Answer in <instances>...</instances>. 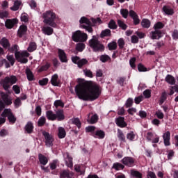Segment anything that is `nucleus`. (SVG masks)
<instances>
[{
  "label": "nucleus",
  "instance_id": "dca6fc26",
  "mask_svg": "<svg viewBox=\"0 0 178 178\" xmlns=\"http://www.w3.org/2000/svg\"><path fill=\"white\" fill-rule=\"evenodd\" d=\"M73 172H70L68 170H63L60 172V178H72Z\"/></svg>",
  "mask_w": 178,
  "mask_h": 178
},
{
  "label": "nucleus",
  "instance_id": "423d86ee",
  "mask_svg": "<svg viewBox=\"0 0 178 178\" xmlns=\"http://www.w3.org/2000/svg\"><path fill=\"white\" fill-rule=\"evenodd\" d=\"M88 38V35L81 31H76L72 35V40L75 42H86Z\"/></svg>",
  "mask_w": 178,
  "mask_h": 178
},
{
  "label": "nucleus",
  "instance_id": "8fccbe9b",
  "mask_svg": "<svg viewBox=\"0 0 178 178\" xmlns=\"http://www.w3.org/2000/svg\"><path fill=\"white\" fill-rule=\"evenodd\" d=\"M163 27H165V24L161 22L156 23L154 26V30H161V29H163Z\"/></svg>",
  "mask_w": 178,
  "mask_h": 178
},
{
  "label": "nucleus",
  "instance_id": "58836bf2",
  "mask_svg": "<svg viewBox=\"0 0 178 178\" xmlns=\"http://www.w3.org/2000/svg\"><path fill=\"white\" fill-rule=\"evenodd\" d=\"M118 137L120 141H122V143H126V137L124 136V134L120 129H118Z\"/></svg>",
  "mask_w": 178,
  "mask_h": 178
},
{
  "label": "nucleus",
  "instance_id": "f704fd0d",
  "mask_svg": "<svg viewBox=\"0 0 178 178\" xmlns=\"http://www.w3.org/2000/svg\"><path fill=\"white\" fill-rule=\"evenodd\" d=\"M35 49H37V44H35L34 42H30L27 48L28 52H34Z\"/></svg>",
  "mask_w": 178,
  "mask_h": 178
},
{
  "label": "nucleus",
  "instance_id": "6ab92c4d",
  "mask_svg": "<svg viewBox=\"0 0 178 178\" xmlns=\"http://www.w3.org/2000/svg\"><path fill=\"white\" fill-rule=\"evenodd\" d=\"M163 138L165 145H170V132L169 131L163 134Z\"/></svg>",
  "mask_w": 178,
  "mask_h": 178
},
{
  "label": "nucleus",
  "instance_id": "393cba45",
  "mask_svg": "<svg viewBox=\"0 0 178 178\" xmlns=\"http://www.w3.org/2000/svg\"><path fill=\"white\" fill-rule=\"evenodd\" d=\"M1 98L4 102V104H6V105H12V99H10V98H9V96L3 92L1 93Z\"/></svg>",
  "mask_w": 178,
  "mask_h": 178
},
{
  "label": "nucleus",
  "instance_id": "bf43d9fd",
  "mask_svg": "<svg viewBox=\"0 0 178 178\" xmlns=\"http://www.w3.org/2000/svg\"><path fill=\"white\" fill-rule=\"evenodd\" d=\"M118 47L120 49H123L124 48V38H120L118 41Z\"/></svg>",
  "mask_w": 178,
  "mask_h": 178
},
{
  "label": "nucleus",
  "instance_id": "aec40b11",
  "mask_svg": "<svg viewBox=\"0 0 178 178\" xmlns=\"http://www.w3.org/2000/svg\"><path fill=\"white\" fill-rule=\"evenodd\" d=\"M115 123L119 127H126V126H127V123L124 122V118L123 117L116 118Z\"/></svg>",
  "mask_w": 178,
  "mask_h": 178
},
{
  "label": "nucleus",
  "instance_id": "774afa93",
  "mask_svg": "<svg viewBox=\"0 0 178 178\" xmlns=\"http://www.w3.org/2000/svg\"><path fill=\"white\" fill-rule=\"evenodd\" d=\"M143 95L145 98H151V90H145L143 92Z\"/></svg>",
  "mask_w": 178,
  "mask_h": 178
},
{
  "label": "nucleus",
  "instance_id": "0eeeda50",
  "mask_svg": "<svg viewBox=\"0 0 178 178\" xmlns=\"http://www.w3.org/2000/svg\"><path fill=\"white\" fill-rule=\"evenodd\" d=\"M79 23L81 24L80 26L86 30V31L88 33H92V31H94L92 27H91V21H90V19H88L87 17H82L79 21Z\"/></svg>",
  "mask_w": 178,
  "mask_h": 178
},
{
  "label": "nucleus",
  "instance_id": "7ed1b4c3",
  "mask_svg": "<svg viewBox=\"0 0 178 178\" xmlns=\"http://www.w3.org/2000/svg\"><path fill=\"white\" fill-rule=\"evenodd\" d=\"M89 47L92 48L94 52H102L105 51V46L98 40V37L94 35L89 40Z\"/></svg>",
  "mask_w": 178,
  "mask_h": 178
},
{
  "label": "nucleus",
  "instance_id": "bb28decb",
  "mask_svg": "<svg viewBox=\"0 0 178 178\" xmlns=\"http://www.w3.org/2000/svg\"><path fill=\"white\" fill-rule=\"evenodd\" d=\"M58 138H65L66 137V130L62 127L58 128Z\"/></svg>",
  "mask_w": 178,
  "mask_h": 178
},
{
  "label": "nucleus",
  "instance_id": "2f4dec72",
  "mask_svg": "<svg viewBox=\"0 0 178 178\" xmlns=\"http://www.w3.org/2000/svg\"><path fill=\"white\" fill-rule=\"evenodd\" d=\"M141 26L144 29H149L151 27V21L148 19H143L141 22Z\"/></svg>",
  "mask_w": 178,
  "mask_h": 178
},
{
  "label": "nucleus",
  "instance_id": "ea45409f",
  "mask_svg": "<svg viewBox=\"0 0 178 178\" xmlns=\"http://www.w3.org/2000/svg\"><path fill=\"white\" fill-rule=\"evenodd\" d=\"M113 169H115V170H122L124 169V165L120 163H115L113 165Z\"/></svg>",
  "mask_w": 178,
  "mask_h": 178
},
{
  "label": "nucleus",
  "instance_id": "4be33fe9",
  "mask_svg": "<svg viewBox=\"0 0 178 178\" xmlns=\"http://www.w3.org/2000/svg\"><path fill=\"white\" fill-rule=\"evenodd\" d=\"M42 31L43 34H45L46 35H52V34H54V29L50 26H43L42 28Z\"/></svg>",
  "mask_w": 178,
  "mask_h": 178
},
{
  "label": "nucleus",
  "instance_id": "c756f323",
  "mask_svg": "<svg viewBox=\"0 0 178 178\" xmlns=\"http://www.w3.org/2000/svg\"><path fill=\"white\" fill-rule=\"evenodd\" d=\"M46 117L47 118L48 120H56V115L52 111H48L46 112Z\"/></svg>",
  "mask_w": 178,
  "mask_h": 178
},
{
  "label": "nucleus",
  "instance_id": "603ef678",
  "mask_svg": "<svg viewBox=\"0 0 178 178\" xmlns=\"http://www.w3.org/2000/svg\"><path fill=\"white\" fill-rule=\"evenodd\" d=\"M87 63H88V60H87V59L86 58H83L79 60L77 65L79 67H83V66H84L85 65H87Z\"/></svg>",
  "mask_w": 178,
  "mask_h": 178
},
{
  "label": "nucleus",
  "instance_id": "f8f14e48",
  "mask_svg": "<svg viewBox=\"0 0 178 178\" xmlns=\"http://www.w3.org/2000/svg\"><path fill=\"white\" fill-rule=\"evenodd\" d=\"M17 23H19V20H17V19L16 18L8 19L6 20L5 26L6 29H13V27H15V25L17 24Z\"/></svg>",
  "mask_w": 178,
  "mask_h": 178
},
{
  "label": "nucleus",
  "instance_id": "6e6d98bb",
  "mask_svg": "<svg viewBox=\"0 0 178 178\" xmlns=\"http://www.w3.org/2000/svg\"><path fill=\"white\" fill-rule=\"evenodd\" d=\"M118 24L119 27H120V29H122V30H126L127 29V25L120 19L118 20Z\"/></svg>",
  "mask_w": 178,
  "mask_h": 178
},
{
  "label": "nucleus",
  "instance_id": "864d4df0",
  "mask_svg": "<svg viewBox=\"0 0 178 178\" xmlns=\"http://www.w3.org/2000/svg\"><path fill=\"white\" fill-rule=\"evenodd\" d=\"M47 122V119H45V117H41L38 122V125L39 127H42V126H44L45 124V122Z\"/></svg>",
  "mask_w": 178,
  "mask_h": 178
},
{
  "label": "nucleus",
  "instance_id": "052dcab7",
  "mask_svg": "<svg viewBox=\"0 0 178 178\" xmlns=\"http://www.w3.org/2000/svg\"><path fill=\"white\" fill-rule=\"evenodd\" d=\"M14 105L15 108H19V106H22V100L20 97H17V99H15L14 102Z\"/></svg>",
  "mask_w": 178,
  "mask_h": 178
},
{
  "label": "nucleus",
  "instance_id": "412c9836",
  "mask_svg": "<svg viewBox=\"0 0 178 178\" xmlns=\"http://www.w3.org/2000/svg\"><path fill=\"white\" fill-rule=\"evenodd\" d=\"M58 121L65 120V113L63 112V110L60 109L56 111V120Z\"/></svg>",
  "mask_w": 178,
  "mask_h": 178
},
{
  "label": "nucleus",
  "instance_id": "f03ea898",
  "mask_svg": "<svg viewBox=\"0 0 178 178\" xmlns=\"http://www.w3.org/2000/svg\"><path fill=\"white\" fill-rule=\"evenodd\" d=\"M42 17L44 24H47L51 27H56V23H55V21L58 19V15H56V14L52 10H49L43 13Z\"/></svg>",
  "mask_w": 178,
  "mask_h": 178
},
{
  "label": "nucleus",
  "instance_id": "680f3d73",
  "mask_svg": "<svg viewBox=\"0 0 178 178\" xmlns=\"http://www.w3.org/2000/svg\"><path fill=\"white\" fill-rule=\"evenodd\" d=\"M7 59L10 62L11 66H13V65H15V57L13 56V55H8Z\"/></svg>",
  "mask_w": 178,
  "mask_h": 178
},
{
  "label": "nucleus",
  "instance_id": "79ce46f5",
  "mask_svg": "<svg viewBox=\"0 0 178 178\" xmlns=\"http://www.w3.org/2000/svg\"><path fill=\"white\" fill-rule=\"evenodd\" d=\"M110 51H115L118 48V43L116 42H111L108 44Z\"/></svg>",
  "mask_w": 178,
  "mask_h": 178
},
{
  "label": "nucleus",
  "instance_id": "13d9d810",
  "mask_svg": "<svg viewBox=\"0 0 178 178\" xmlns=\"http://www.w3.org/2000/svg\"><path fill=\"white\" fill-rule=\"evenodd\" d=\"M83 73L86 77H90V79H92L94 77V75L92 74V72L90 70H83Z\"/></svg>",
  "mask_w": 178,
  "mask_h": 178
},
{
  "label": "nucleus",
  "instance_id": "cd10ccee",
  "mask_svg": "<svg viewBox=\"0 0 178 178\" xmlns=\"http://www.w3.org/2000/svg\"><path fill=\"white\" fill-rule=\"evenodd\" d=\"M165 80L166 83H168V84H170L171 86L176 84V79H175V77H173V76L170 74H168Z\"/></svg>",
  "mask_w": 178,
  "mask_h": 178
},
{
  "label": "nucleus",
  "instance_id": "2eb2a0df",
  "mask_svg": "<svg viewBox=\"0 0 178 178\" xmlns=\"http://www.w3.org/2000/svg\"><path fill=\"white\" fill-rule=\"evenodd\" d=\"M58 54L60 62H62L63 63H67V56H66V53H65V51L59 49Z\"/></svg>",
  "mask_w": 178,
  "mask_h": 178
},
{
  "label": "nucleus",
  "instance_id": "e433bc0d",
  "mask_svg": "<svg viewBox=\"0 0 178 178\" xmlns=\"http://www.w3.org/2000/svg\"><path fill=\"white\" fill-rule=\"evenodd\" d=\"M26 74L27 76L29 81H33V80H34V74H33V72H31V70H30V69L26 70Z\"/></svg>",
  "mask_w": 178,
  "mask_h": 178
},
{
  "label": "nucleus",
  "instance_id": "338daca9",
  "mask_svg": "<svg viewBox=\"0 0 178 178\" xmlns=\"http://www.w3.org/2000/svg\"><path fill=\"white\" fill-rule=\"evenodd\" d=\"M48 78H44L39 81V84L40 86H47V84H48Z\"/></svg>",
  "mask_w": 178,
  "mask_h": 178
},
{
  "label": "nucleus",
  "instance_id": "a878e982",
  "mask_svg": "<svg viewBox=\"0 0 178 178\" xmlns=\"http://www.w3.org/2000/svg\"><path fill=\"white\" fill-rule=\"evenodd\" d=\"M13 2H14V5L13 7L10 8V9L14 12L19 10L20 5H22V0H13Z\"/></svg>",
  "mask_w": 178,
  "mask_h": 178
},
{
  "label": "nucleus",
  "instance_id": "5fc2aeb1",
  "mask_svg": "<svg viewBox=\"0 0 178 178\" xmlns=\"http://www.w3.org/2000/svg\"><path fill=\"white\" fill-rule=\"evenodd\" d=\"M120 14L124 19H127V16H129V10L122 8L120 10Z\"/></svg>",
  "mask_w": 178,
  "mask_h": 178
},
{
  "label": "nucleus",
  "instance_id": "3c124183",
  "mask_svg": "<svg viewBox=\"0 0 178 178\" xmlns=\"http://www.w3.org/2000/svg\"><path fill=\"white\" fill-rule=\"evenodd\" d=\"M127 140H129V141H133L134 138H136V134L133 131L128 133L127 134Z\"/></svg>",
  "mask_w": 178,
  "mask_h": 178
},
{
  "label": "nucleus",
  "instance_id": "9d476101",
  "mask_svg": "<svg viewBox=\"0 0 178 178\" xmlns=\"http://www.w3.org/2000/svg\"><path fill=\"white\" fill-rule=\"evenodd\" d=\"M42 135L45 138L46 145L47 147H52V143H54V137L49 134V133L45 131H43Z\"/></svg>",
  "mask_w": 178,
  "mask_h": 178
},
{
  "label": "nucleus",
  "instance_id": "ddd939ff",
  "mask_svg": "<svg viewBox=\"0 0 178 178\" xmlns=\"http://www.w3.org/2000/svg\"><path fill=\"white\" fill-rule=\"evenodd\" d=\"M64 156L66 167L73 169V157H71L69 153H65Z\"/></svg>",
  "mask_w": 178,
  "mask_h": 178
},
{
  "label": "nucleus",
  "instance_id": "7c9ffc66",
  "mask_svg": "<svg viewBox=\"0 0 178 178\" xmlns=\"http://www.w3.org/2000/svg\"><path fill=\"white\" fill-rule=\"evenodd\" d=\"M39 162L41 165H45L48 163V158L42 154H39L38 155Z\"/></svg>",
  "mask_w": 178,
  "mask_h": 178
},
{
  "label": "nucleus",
  "instance_id": "a19ab883",
  "mask_svg": "<svg viewBox=\"0 0 178 178\" xmlns=\"http://www.w3.org/2000/svg\"><path fill=\"white\" fill-rule=\"evenodd\" d=\"M84 48H86V44H84V43H78L76 45V50L79 51V52H83Z\"/></svg>",
  "mask_w": 178,
  "mask_h": 178
},
{
  "label": "nucleus",
  "instance_id": "20e7f679",
  "mask_svg": "<svg viewBox=\"0 0 178 178\" xmlns=\"http://www.w3.org/2000/svg\"><path fill=\"white\" fill-rule=\"evenodd\" d=\"M17 82V78L16 76H6L5 79H1L0 81L1 86H2L3 88L6 90V91H8L9 88H10V86H13V84H16Z\"/></svg>",
  "mask_w": 178,
  "mask_h": 178
},
{
  "label": "nucleus",
  "instance_id": "473e14b6",
  "mask_svg": "<svg viewBox=\"0 0 178 178\" xmlns=\"http://www.w3.org/2000/svg\"><path fill=\"white\" fill-rule=\"evenodd\" d=\"M163 10L165 13V15H172L174 13L173 8H172L169 6H164L163 7Z\"/></svg>",
  "mask_w": 178,
  "mask_h": 178
},
{
  "label": "nucleus",
  "instance_id": "4468645a",
  "mask_svg": "<svg viewBox=\"0 0 178 178\" xmlns=\"http://www.w3.org/2000/svg\"><path fill=\"white\" fill-rule=\"evenodd\" d=\"M129 16L133 19L134 24L135 26H137L138 24H140V18L138 17V15L134 10H131L129 11Z\"/></svg>",
  "mask_w": 178,
  "mask_h": 178
},
{
  "label": "nucleus",
  "instance_id": "b1692460",
  "mask_svg": "<svg viewBox=\"0 0 178 178\" xmlns=\"http://www.w3.org/2000/svg\"><path fill=\"white\" fill-rule=\"evenodd\" d=\"M92 136L95 137V138H104L105 137V132L102 130H98L95 132H92Z\"/></svg>",
  "mask_w": 178,
  "mask_h": 178
},
{
  "label": "nucleus",
  "instance_id": "5701e85b",
  "mask_svg": "<svg viewBox=\"0 0 178 178\" xmlns=\"http://www.w3.org/2000/svg\"><path fill=\"white\" fill-rule=\"evenodd\" d=\"M92 115V113H89L88 114V123H90V124H94L98 122V115L97 114H93L91 118H90V115Z\"/></svg>",
  "mask_w": 178,
  "mask_h": 178
},
{
  "label": "nucleus",
  "instance_id": "e2e57ef3",
  "mask_svg": "<svg viewBox=\"0 0 178 178\" xmlns=\"http://www.w3.org/2000/svg\"><path fill=\"white\" fill-rule=\"evenodd\" d=\"M136 58L133 57L129 60V65L132 69H136Z\"/></svg>",
  "mask_w": 178,
  "mask_h": 178
},
{
  "label": "nucleus",
  "instance_id": "72a5a7b5",
  "mask_svg": "<svg viewBox=\"0 0 178 178\" xmlns=\"http://www.w3.org/2000/svg\"><path fill=\"white\" fill-rule=\"evenodd\" d=\"M0 44L2 47H3L4 48L8 49L9 48V47H10V44L9 43V40H8V39H6V38H3L1 40H0Z\"/></svg>",
  "mask_w": 178,
  "mask_h": 178
},
{
  "label": "nucleus",
  "instance_id": "f3484780",
  "mask_svg": "<svg viewBox=\"0 0 178 178\" xmlns=\"http://www.w3.org/2000/svg\"><path fill=\"white\" fill-rule=\"evenodd\" d=\"M51 83L55 87L59 86V84H60V81L59 80V76L58 74H56L51 76Z\"/></svg>",
  "mask_w": 178,
  "mask_h": 178
},
{
  "label": "nucleus",
  "instance_id": "4c0bfd02",
  "mask_svg": "<svg viewBox=\"0 0 178 178\" xmlns=\"http://www.w3.org/2000/svg\"><path fill=\"white\" fill-rule=\"evenodd\" d=\"M51 65L49 63H47L44 65L40 67L38 70V72L39 73H41V72H45L48 70V69H49Z\"/></svg>",
  "mask_w": 178,
  "mask_h": 178
},
{
  "label": "nucleus",
  "instance_id": "c03bdc74",
  "mask_svg": "<svg viewBox=\"0 0 178 178\" xmlns=\"http://www.w3.org/2000/svg\"><path fill=\"white\" fill-rule=\"evenodd\" d=\"M131 175L136 178H143V175L138 171L136 170H131Z\"/></svg>",
  "mask_w": 178,
  "mask_h": 178
},
{
  "label": "nucleus",
  "instance_id": "09e8293b",
  "mask_svg": "<svg viewBox=\"0 0 178 178\" xmlns=\"http://www.w3.org/2000/svg\"><path fill=\"white\" fill-rule=\"evenodd\" d=\"M110 35L111 30L106 29L101 33L100 37H102V38H104V37H110Z\"/></svg>",
  "mask_w": 178,
  "mask_h": 178
},
{
  "label": "nucleus",
  "instance_id": "f257e3e1",
  "mask_svg": "<svg viewBox=\"0 0 178 178\" xmlns=\"http://www.w3.org/2000/svg\"><path fill=\"white\" fill-rule=\"evenodd\" d=\"M75 92L79 99L95 101L101 95V88L92 81H83L75 86Z\"/></svg>",
  "mask_w": 178,
  "mask_h": 178
},
{
  "label": "nucleus",
  "instance_id": "39448f33",
  "mask_svg": "<svg viewBox=\"0 0 178 178\" xmlns=\"http://www.w3.org/2000/svg\"><path fill=\"white\" fill-rule=\"evenodd\" d=\"M15 56L17 62L20 63H27V62H29V59L27 58L30 56V53H28L27 51H16Z\"/></svg>",
  "mask_w": 178,
  "mask_h": 178
},
{
  "label": "nucleus",
  "instance_id": "37998d69",
  "mask_svg": "<svg viewBox=\"0 0 178 178\" xmlns=\"http://www.w3.org/2000/svg\"><path fill=\"white\" fill-rule=\"evenodd\" d=\"M72 123L73 124H76L78 129H80V127H81V122H80V120L79 118H72Z\"/></svg>",
  "mask_w": 178,
  "mask_h": 178
},
{
  "label": "nucleus",
  "instance_id": "9b49d317",
  "mask_svg": "<svg viewBox=\"0 0 178 178\" xmlns=\"http://www.w3.org/2000/svg\"><path fill=\"white\" fill-rule=\"evenodd\" d=\"M146 138L147 141H152V144H157V143H159V136H158V135H154L152 132H147Z\"/></svg>",
  "mask_w": 178,
  "mask_h": 178
},
{
  "label": "nucleus",
  "instance_id": "de8ad7c7",
  "mask_svg": "<svg viewBox=\"0 0 178 178\" xmlns=\"http://www.w3.org/2000/svg\"><path fill=\"white\" fill-rule=\"evenodd\" d=\"M108 27L111 30H116L118 29V25H116V22L112 19L108 23Z\"/></svg>",
  "mask_w": 178,
  "mask_h": 178
},
{
  "label": "nucleus",
  "instance_id": "c9c22d12",
  "mask_svg": "<svg viewBox=\"0 0 178 178\" xmlns=\"http://www.w3.org/2000/svg\"><path fill=\"white\" fill-rule=\"evenodd\" d=\"M33 129L34 127L33 126V123L31 122H29L25 127V130L29 134L33 133Z\"/></svg>",
  "mask_w": 178,
  "mask_h": 178
},
{
  "label": "nucleus",
  "instance_id": "a18cd8bd",
  "mask_svg": "<svg viewBox=\"0 0 178 178\" xmlns=\"http://www.w3.org/2000/svg\"><path fill=\"white\" fill-rule=\"evenodd\" d=\"M168 98V94H166V92H163L160 98V105H162L166 101Z\"/></svg>",
  "mask_w": 178,
  "mask_h": 178
},
{
  "label": "nucleus",
  "instance_id": "a211bd4d",
  "mask_svg": "<svg viewBox=\"0 0 178 178\" xmlns=\"http://www.w3.org/2000/svg\"><path fill=\"white\" fill-rule=\"evenodd\" d=\"M162 37V31L155 29L154 31L151 32V38L152 40H159Z\"/></svg>",
  "mask_w": 178,
  "mask_h": 178
},
{
  "label": "nucleus",
  "instance_id": "6e6552de",
  "mask_svg": "<svg viewBox=\"0 0 178 178\" xmlns=\"http://www.w3.org/2000/svg\"><path fill=\"white\" fill-rule=\"evenodd\" d=\"M2 118H7L10 122V123H15L16 122V118L12 113V111L10 109H5L1 114Z\"/></svg>",
  "mask_w": 178,
  "mask_h": 178
},
{
  "label": "nucleus",
  "instance_id": "0e129e2a",
  "mask_svg": "<svg viewBox=\"0 0 178 178\" xmlns=\"http://www.w3.org/2000/svg\"><path fill=\"white\" fill-rule=\"evenodd\" d=\"M100 60L103 63L108 62V61L111 60V57H109V56H108V55H102L100 57Z\"/></svg>",
  "mask_w": 178,
  "mask_h": 178
},
{
  "label": "nucleus",
  "instance_id": "4d7b16f0",
  "mask_svg": "<svg viewBox=\"0 0 178 178\" xmlns=\"http://www.w3.org/2000/svg\"><path fill=\"white\" fill-rule=\"evenodd\" d=\"M54 106L56 108H59V106L60 108H63V106H65V104L62 102V100H56L54 102Z\"/></svg>",
  "mask_w": 178,
  "mask_h": 178
},
{
  "label": "nucleus",
  "instance_id": "1a4fd4ad",
  "mask_svg": "<svg viewBox=\"0 0 178 178\" xmlns=\"http://www.w3.org/2000/svg\"><path fill=\"white\" fill-rule=\"evenodd\" d=\"M135 162L136 160L134 158L130 156H126L122 159V163L125 165V166H128L129 168H132V166H134Z\"/></svg>",
  "mask_w": 178,
  "mask_h": 178
},
{
  "label": "nucleus",
  "instance_id": "69168bd1",
  "mask_svg": "<svg viewBox=\"0 0 178 178\" xmlns=\"http://www.w3.org/2000/svg\"><path fill=\"white\" fill-rule=\"evenodd\" d=\"M126 108H130L133 106V99L129 98L125 103Z\"/></svg>",
  "mask_w": 178,
  "mask_h": 178
},
{
  "label": "nucleus",
  "instance_id": "49530a36",
  "mask_svg": "<svg viewBox=\"0 0 178 178\" xmlns=\"http://www.w3.org/2000/svg\"><path fill=\"white\" fill-rule=\"evenodd\" d=\"M154 115H155L156 118H157L160 120L163 119V118H165V115L161 110H157Z\"/></svg>",
  "mask_w": 178,
  "mask_h": 178
},
{
  "label": "nucleus",
  "instance_id": "c85d7f7f",
  "mask_svg": "<svg viewBox=\"0 0 178 178\" xmlns=\"http://www.w3.org/2000/svg\"><path fill=\"white\" fill-rule=\"evenodd\" d=\"M27 32V26L25 25H22L20 26L19 30H18V35L19 37H23L24 34Z\"/></svg>",
  "mask_w": 178,
  "mask_h": 178
}]
</instances>
